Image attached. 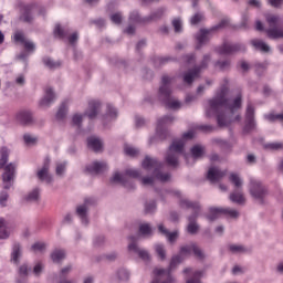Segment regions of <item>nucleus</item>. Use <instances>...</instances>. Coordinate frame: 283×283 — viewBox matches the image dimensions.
Listing matches in <instances>:
<instances>
[{
	"label": "nucleus",
	"instance_id": "obj_1",
	"mask_svg": "<svg viewBox=\"0 0 283 283\" xmlns=\"http://www.w3.org/2000/svg\"><path fill=\"white\" fill-rule=\"evenodd\" d=\"M242 108V93H239L233 99L229 98V80H224V84L216 95L208 101L206 115L208 118L217 116L219 127H227L231 123L240 120L238 111Z\"/></svg>",
	"mask_w": 283,
	"mask_h": 283
},
{
	"label": "nucleus",
	"instance_id": "obj_2",
	"mask_svg": "<svg viewBox=\"0 0 283 283\" xmlns=\"http://www.w3.org/2000/svg\"><path fill=\"white\" fill-rule=\"evenodd\" d=\"M142 167L146 171H151L153 176L140 178L143 174L138 169H126L125 176H128L129 178H139L144 187H154V185H156V180L159 182H169V180H171V174L164 172L165 165L156 158L146 156L142 163Z\"/></svg>",
	"mask_w": 283,
	"mask_h": 283
},
{
	"label": "nucleus",
	"instance_id": "obj_3",
	"mask_svg": "<svg viewBox=\"0 0 283 283\" xmlns=\"http://www.w3.org/2000/svg\"><path fill=\"white\" fill-rule=\"evenodd\" d=\"M171 83H174V77H169V75H163L161 84L158 91V99L168 109H180V101L171 96Z\"/></svg>",
	"mask_w": 283,
	"mask_h": 283
},
{
	"label": "nucleus",
	"instance_id": "obj_4",
	"mask_svg": "<svg viewBox=\"0 0 283 283\" xmlns=\"http://www.w3.org/2000/svg\"><path fill=\"white\" fill-rule=\"evenodd\" d=\"M193 130H189L182 134L181 139H175L172 144L169 146L168 153L166 155V163L169 167H178V157L182 151H185V140H191L193 138Z\"/></svg>",
	"mask_w": 283,
	"mask_h": 283
},
{
	"label": "nucleus",
	"instance_id": "obj_5",
	"mask_svg": "<svg viewBox=\"0 0 283 283\" xmlns=\"http://www.w3.org/2000/svg\"><path fill=\"white\" fill-rule=\"evenodd\" d=\"M181 262H182V256L181 255H175V256L171 258L170 265L167 270H165V269H155L154 270L155 279L153 280L151 283H176V279H174L171 276V272Z\"/></svg>",
	"mask_w": 283,
	"mask_h": 283
},
{
	"label": "nucleus",
	"instance_id": "obj_6",
	"mask_svg": "<svg viewBox=\"0 0 283 283\" xmlns=\"http://www.w3.org/2000/svg\"><path fill=\"white\" fill-rule=\"evenodd\" d=\"M180 207L182 209H192L193 213L188 218L189 223L187 231L191 235H196V233H198V229H200V226L196 223V218H198V214L200 213V203L184 199L180 201Z\"/></svg>",
	"mask_w": 283,
	"mask_h": 283
},
{
	"label": "nucleus",
	"instance_id": "obj_7",
	"mask_svg": "<svg viewBox=\"0 0 283 283\" xmlns=\"http://www.w3.org/2000/svg\"><path fill=\"white\" fill-rule=\"evenodd\" d=\"M211 62V55L206 54L199 66H195L193 69L188 70L184 73V83L187 85H191L196 78H200V73L202 70H207L209 67V63Z\"/></svg>",
	"mask_w": 283,
	"mask_h": 283
},
{
	"label": "nucleus",
	"instance_id": "obj_8",
	"mask_svg": "<svg viewBox=\"0 0 283 283\" xmlns=\"http://www.w3.org/2000/svg\"><path fill=\"white\" fill-rule=\"evenodd\" d=\"M249 192L254 200L260 202V205H264V199L269 196V189H266V186H264L262 181L253 178L250 179Z\"/></svg>",
	"mask_w": 283,
	"mask_h": 283
},
{
	"label": "nucleus",
	"instance_id": "obj_9",
	"mask_svg": "<svg viewBox=\"0 0 283 283\" xmlns=\"http://www.w3.org/2000/svg\"><path fill=\"white\" fill-rule=\"evenodd\" d=\"M227 25H229V20L224 19L211 29H201L196 35V39L198 41V50L199 48H202V45H205L206 43H209L212 32H216V30H222V28H227Z\"/></svg>",
	"mask_w": 283,
	"mask_h": 283
},
{
	"label": "nucleus",
	"instance_id": "obj_10",
	"mask_svg": "<svg viewBox=\"0 0 283 283\" xmlns=\"http://www.w3.org/2000/svg\"><path fill=\"white\" fill-rule=\"evenodd\" d=\"M265 19L270 25V28L266 30L269 39H283V29L277 28L282 19L274 14H268Z\"/></svg>",
	"mask_w": 283,
	"mask_h": 283
},
{
	"label": "nucleus",
	"instance_id": "obj_11",
	"mask_svg": "<svg viewBox=\"0 0 283 283\" xmlns=\"http://www.w3.org/2000/svg\"><path fill=\"white\" fill-rule=\"evenodd\" d=\"M4 171L2 174V182L4 189H10L14 185V180L17 178V164L9 163L7 166L3 167Z\"/></svg>",
	"mask_w": 283,
	"mask_h": 283
},
{
	"label": "nucleus",
	"instance_id": "obj_12",
	"mask_svg": "<svg viewBox=\"0 0 283 283\" xmlns=\"http://www.w3.org/2000/svg\"><path fill=\"white\" fill-rule=\"evenodd\" d=\"M176 120V117L172 115H166L158 119L157 128H156V136L159 140H165L167 136H169V130H167L168 125H171Z\"/></svg>",
	"mask_w": 283,
	"mask_h": 283
},
{
	"label": "nucleus",
	"instance_id": "obj_13",
	"mask_svg": "<svg viewBox=\"0 0 283 283\" xmlns=\"http://www.w3.org/2000/svg\"><path fill=\"white\" fill-rule=\"evenodd\" d=\"M256 124H255V106L251 104V102L248 103L247 108H245V126H244V132H253L255 129Z\"/></svg>",
	"mask_w": 283,
	"mask_h": 283
},
{
	"label": "nucleus",
	"instance_id": "obj_14",
	"mask_svg": "<svg viewBox=\"0 0 283 283\" xmlns=\"http://www.w3.org/2000/svg\"><path fill=\"white\" fill-rule=\"evenodd\" d=\"M245 51H247V46L240 43L226 42L221 46L217 48L218 54H226V55L235 54V52H245Z\"/></svg>",
	"mask_w": 283,
	"mask_h": 283
},
{
	"label": "nucleus",
	"instance_id": "obj_15",
	"mask_svg": "<svg viewBox=\"0 0 283 283\" xmlns=\"http://www.w3.org/2000/svg\"><path fill=\"white\" fill-rule=\"evenodd\" d=\"M14 43H21L27 52H34L36 50V45L34 42L25 39V33L23 31H15L13 34Z\"/></svg>",
	"mask_w": 283,
	"mask_h": 283
},
{
	"label": "nucleus",
	"instance_id": "obj_16",
	"mask_svg": "<svg viewBox=\"0 0 283 283\" xmlns=\"http://www.w3.org/2000/svg\"><path fill=\"white\" fill-rule=\"evenodd\" d=\"M96 202L93 198H86L84 200V203L81 206H77L76 208V214L82 220V224H88L90 221L87 220V211L90 209V206L94 205Z\"/></svg>",
	"mask_w": 283,
	"mask_h": 283
},
{
	"label": "nucleus",
	"instance_id": "obj_17",
	"mask_svg": "<svg viewBox=\"0 0 283 283\" xmlns=\"http://www.w3.org/2000/svg\"><path fill=\"white\" fill-rule=\"evenodd\" d=\"M130 240H132V243L128 244V251H133V253H137V255L144 262H149L151 260V255H149V252L147 250L139 249L138 244H136L134 237H130Z\"/></svg>",
	"mask_w": 283,
	"mask_h": 283
},
{
	"label": "nucleus",
	"instance_id": "obj_18",
	"mask_svg": "<svg viewBox=\"0 0 283 283\" xmlns=\"http://www.w3.org/2000/svg\"><path fill=\"white\" fill-rule=\"evenodd\" d=\"M191 251L195 253L196 258L199 260H205V252L196 244L191 243L189 245H184L180 248L181 255H189Z\"/></svg>",
	"mask_w": 283,
	"mask_h": 283
},
{
	"label": "nucleus",
	"instance_id": "obj_19",
	"mask_svg": "<svg viewBox=\"0 0 283 283\" xmlns=\"http://www.w3.org/2000/svg\"><path fill=\"white\" fill-rule=\"evenodd\" d=\"M38 178L48 185L52 182V175H50V158L44 160L42 169L38 171Z\"/></svg>",
	"mask_w": 283,
	"mask_h": 283
},
{
	"label": "nucleus",
	"instance_id": "obj_20",
	"mask_svg": "<svg viewBox=\"0 0 283 283\" xmlns=\"http://www.w3.org/2000/svg\"><path fill=\"white\" fill-rule=\"evenodd\" d=\"M86 171L92 176L103 174V171H107V164L104 161H94L86 166Z\"/></svg>",
	"mask_w": 283,
	"mask_h": 283
},
{
	"label": "nucleus",
	"instance_id": "obj_21",
	"mask_svg": "<svg viewBox=\"0 0 283 283\" xmlns=\"http://www.w3.org/2000/svg\"><path fill=\"white\" fill-rule=\"evenodd\" d=\"M224 176H227V171H222L216 167H211L207 174V178L211 182H220Z\"/></svg>",
	"mask_w": 283,
	"mask_h": 283
},
{
	"label": "nucleus",
	"instance_id": "obj_22",
	"mask_svg": "<svg viewBox=\"0 0 283 283\" xmlns=\"http://www.w3.org/2000/svg\"><path fill=\"white\" fill-rule=\"evenodd\" d=\"M34 8H36V4H27L22 7L20 21H23L24 23H32V11Z\"/></svg>",
	"mask_w": 283,
	"mask_h": 283
},
{
	"label": "nucleus",
	"instance_id": "obj_23",
	"mask_svg": "<svg viewBox=\"0 0 283 283\" xmlns=\"http://www.w3.org/2000/svg\"><path fill=\"white\" fill-rule=\"evenodd\" d=\"M98 112H101V102L91 101L88 103V108L85 112V116L92 120L95 116H98Z\"/></svg>",
	"mask_w": 283,
	"mask_h": 283
},
{
	"label": "nucleus",
	"instance_id": "obj_24",
	"mask_svg": "<svg viewBox=\"0 0 283 283\" xmlns=\"http://www.w3.org/2000/svg\"><path fill=\"white\" fill-rule=\"evenodd\" d=\"M54 101H56V94L49 87L45 90L44 97L41 99L40 105H42V107H50L51 103H54Z\"/></svg>",
	"mask_w": 283,
	"mask_h": 283
},
{
	"label": "nucleus",
	"instance_id": "obj_25",
	"mask_svg": "<svg viewBox=\"0 0 283 283\" xmlns=\"http://www.w3.org/2000/svg\"><path fill=\"white\" fill-rule=\"evenodd\" d=\"M205 156V147L201 145H195L191 148V156L185 155L186 161L189 163V158H193V160H198V158H202Z\"/></svg>",
	"mask_w": 283,
	"mask_h": 283
},
{
	"label": "nucleus",
	"instance_id": "obj_26",
	"mask_svg": "<svg viewBox=\"0 0 283 283\" xmlns=\"http://www.w3.org/2000/svg\"><path fill=\"white\" fill-rule=\"evenodd\" d=\"M22 255L23 248L21 247V243H14L11 252V262H13V264H19Z\"/></svg>",
	"mask_w": 283,
	"mask_h": 283
},
{
	"label": "nucleus",
	"instance_id": "obj_27",
	"mask_svg": "<svg viewBox=\"0 0 283 283\" xmlns=\"http://www.w3.org/2000/svg\"><path fill=\"white\" fill-rule=\"evenodd\" d=\"M118 118V111L108 104L106 106V114L103 116V123H109L112 120H116Z\"/></svg>",
	"mask_w": 283,
	"mask_h": 283
},
{
	"label": "nucleus",
	"instance_id": "obj_28",
	"mask_svg": "<svg viewBox=\"0 0 283 283\" xmlns=\"http://www.w3.org/2000/svg\"><path fill=\"white\" fill-rule=\"evenodd\" d=\"M229 199L231 202H234L235 205H245L247 202V198H244L242 189L234 190L233 192H231Z\"/></svg>",
	"mask_w": 283,
	"mask_h": 283
},
{
	"label": "nucleus",
	"instance_id": "obj_29",
	"mask_svg": "<svg viewBox=\"0 0 283 283\" xmlns=\"http://www.w3.org/2000/svg\"><path fill=\"white\" fill-rule=\"evenodd\" d=\"M158 231L161 233V235H165L169 242L178 240V231L169 232V230H167L163 223L158 226Z\"/></svg>",
	"mask_w": 283,
	"mask_h": 283
},
{
	"label": "nucleus",
	"instance_id": "obj_30",
	"mask_svg": "<svg viewBox=\"0 0 283 283\" xmlns=\"http://www.w3.org/2000/svg\"><path fill=\"white\" fill-rule=\"evenodd\" d=\"M251 45H253L255 50H259V52H263V54H269V52H271V46L262 40H252Z\"/></svg>",
	"mask_w": 283,
	"mask_h": 283
},
{
	"label": "nucleus",
	"instance_id": "obj_31",
	"mask_svg": "<svg viewBox=\"0 0 283 283\" xmlns=\"http://www.w3.org/2000/svg\"><path fill=\"white\" fill-rule=\"evenodd\" d=\"M129 22L137 25H147V17H140L137 11H133L129 15Z\"/></svg>",
	"mask_w": 283,
	"mask_h": 283
},
{
	"label": "nucleus",
	"instance_id": "obj_32",
	"mask_svg": "<svg viewBox=\"0 0 283 283\" xmlns=\"http://www.w3.org/2000/svg\"><path fill=\"white\" fill-rule=\"evenodd\" d=\"M29 273H30V268H28V265L25 263H23L18 269L19 276L15 282L17 283H25V277H28Z\"/></svg>",
	"mask_w": 283,
	"mask_h": 283
},
{
	"label": "nucleus",
	"instance_id": "obj_33",
	"mask_svg": "<svg viewBox=\"0 0 283 283\" xmlns=\"http://www.w3.org/2000/svg\"><path fill=\"white\" fill-rule=\"evenodd\" d=\"M17 118L22 125H30L32 123V113L29 111H22L18 113Z\"/></svg>",
	"mask_w": 283,
	"mask_h": 283
},
{
	"label": "nucleus",
	"instance_id": "obj_34",
	"mask_svg": "<svg viewBox=\"0 0 283 283\" xmlns=\"http://www.w3.org/2000/svg\"><path fill=\"white\" fill-rule=\"evenodd\" d=\"M87 147L93 151H101L103 149V142L96 137H90L87 139Z\"/></svg>",
	"mask_w": 283,
	"mask_h": 283
},
{
	"label": "nucleus",
	"instance_id": "obj_35",
	"mask_svg": "<svg viewBox=\"0 0 283 283\" xmlns=\"http://www.w3.org/2000/svg\"><path fill=\"white\" fill-rule=\"evenodd\" d=\"M10 159V149L8 147L0 148V169H3L8 165Z\"/></svg>",
	"mask_w": 283,
	"mask_h": 283
},
{
	"label": "nucleus",
	"instance_id": "obj_36",
	"mask_svg": "<svg viewBox=\"0 0 283 283\" xmlns=\"http://www.w3.org/2000/svg\"><path fill=\"white\" fill-rule=\"evenodd\" d=\"M40 198H41V189L34 188L24 197V200L25 202H39Z\"/></svg>",
	"mask_w": 283,
	"mask_h": 283
},
{
	"label": "nucleus",
	"instance_id": "obj_37",
	"mask_svg": "<svg viewBox=\"0 0 283 283\" xmlns=\"http://www.w3.org/2000/svg\"><path fill=\"white\" fill-rule=\"evenodd\" d=\"M165 14V8L157 9L150 15L146 17L147 23H151V21H158L159 19H163V15Z\"/></svg>",
	"mask_w": 283,
	"mask_h": 283
},
{
	"label": "nucleus",
	"instance_id": "obj_38",
	"mask_svg": "<svg viewBox=\"0 0 283 283\" xmlns=\"http://www.w3.org/2000/svg\"><path fill=\"white\" fill-rule=\"evenodd\" d=\"M70 34V29L61 27V24H56L54 28V35L59 39H65Z\"/></svg>",
	"mask_w": 283,
	"mask_h": 283
},
{
	"label": "nucleus",
	"instance_id": "obj_39",
	"mask_svg": "<svg viewBox=\"0 0 283 283\" xmlns=\"http://www.w3.org/2000/svg\"><path fill=\"white\" fill-rule=\"evenodd\" d=\"M171 61H175V59L169 55L157 56L154 59L155 67H160L161 65H167V63H171Z\"/></svg>",
	"mask_w": 283,
	"mask_h": 283
},
{
	"label": "nucleus",
	"instance_id": "obj_40",
	"mask_svg": "<svg viewBox=\"0 0 283 283\" xmlns=\"http://www.w3.org/2000/svg\"><path fill=\"white\" fill-rule=\"evenodd\" d=\"M222 213V208H210V214H208L206 218L209 220V222H213L220 218V214Z\"/></svg>",
	"mask_w": 283,
	"mask_h": 283
},
{
	"label": "nucleus",
	"instance_id": "obj_41",
	"mask_svg": "<svg viewBox=\"0 0 283 283\" xmlns=\"http://www.w3.org/2000/svg\"><path fill=\"white\" fill-rule=\"evenodd\" d=\"M229 180L230 182H232V185H234L237 189H242L243 181H242V178H240V175L235 172H231Z\"/></svg>",
	"mask_w": 283,
	"mask_h": 283
},
{
	"label": "nucleus",
	"instance_id": "obj_42",
	"mask_svg": "<svg viewBox=\"0 0 283 283\" xmlns=\"http://www.w3.org/2000/svg\"><path fill=\"white\" fill-rule=\"evenodd\" d=\"M139 233L140 235H144V238H147L149 235H153L154 230L151 229V226H149V223H142L139 226Z\"/></svg>",
	"mask_w": 283,
	"mask_h": 283
},
{
	"label": "nucleus",
	"instance_id": "obj_43",
	"mask_svg": "<svg viewBox=\"0 0 283 283\" xmlns=\"http://www.w3.org/2000/svg\"><path fill=\"white\" fill-rule=\"evenodd\" d=\"M263 118H265V120H269V123H275V120L283 123V114L269 113L265 114Z\"/></svg>",
	"mask_w": 283,
	"mask_h": 283
},
{
	"label": "nucleus",
	"instance_id": "obj_44",
	"mask_svg": "<svg viewBox=\"0 0 283 283\" xmlns=\"http://www.w3.org/2000/svg\"><path fill=\"white\" fill-rule=\"evenodd\" d=\"M51 259L53 262L59 263L61 260L65 259V251L64 250H55L51 253Z\"/></svg>",
	"mask_w": 283,
	"mask_h": 283
},
{
	"label": "nucleus",
	"instance_id": "obj_45",
	"mask_svg": "<svg viewBox=\"0 0 283 283\" xmlns=\"http://www.w3.org/2000/svg\"><path fill=\"white\" fill-rule=\"evenodd\" d=\"M10 238V233L6 229V220L0 219V240H8Z\"/></svg>",
	"mask_w": 283,
	"mask_h": 283
},
{
	"label": "nucleus",
	"instance_id": "obj_46",
	"mask_svg": "<svg viewBox=\"0 0 283 283\" xmlns=\"http://www.w3.org/2000/svg\"><path fill=\"white\" fill-rule=\"evenodd\" d=\"M65 116H67V104L62 103V105L60 106V108L56 113V118H57V120H63V118H65Z\"/></svg>",
	"mask_w": 283,
	"mask_h": 283
},
{
	"label": "nucleus",
	"instance_id": "obj_47",
	"mask_svg": "<svg viewBox=\"0 0 283 283\" xmlns=\"http://www.w3.org/2000/svg\"><path fill=\"white\" fill-rule=\"evenodd\" d=\"M201 21H205V13L202 12H197L190 18L191 25H198Z\"/></svg>",
	"mask_w": 283,
	"mask_h": 283
},
{
	"label": "nucleus",
	"instance_id": "obj_48",
	"mask_svg": "<svg viewBox=\"0 0 283 283\" xmlns=\"http://www.w3.org/2000/svg\"><path fill=\"white\" fill-rule=\"evenodd\" d=\"M111 182H120V185L127 187V179L124 177V175H120V172H115L111 179Z\"/></svg>",
	"mask_w": 283,
	"mask_h": 283
},
{
	"label": "nucleus",
	"instance_id": "obj_49",
	"mask_svg": "<svg viewBox=\"0 0 283 283\" xmlns=\"http://www.w3.org/2000/svg\"><path fill=\"white\" fill-rule=\"evenodd\" d=\"M264 148L270 149V151H277L283 148V144L280 142L268 143L264 145Z\"/></svg>",
	"mask_w": 283,
	"mask_h": 283
},
{
	"label": "nucleus",
	"instance_id": "obj_50",
	"mask_svg": "<svg viewBox=\"0 0 283 283\" xmlns=\"http://www.w3.org/2000/svg\"><path fill=\"white\" fill-rule=\"evenodd\" d=\"M155 251H156L157 255L160 258V260H166L167 251H165V245H163V244L155 245Z\"/></svg>",
	"mask_w": 283,
	"mask_h": 283
},
{
	"label": "nucleus",
	"instance_id": "obj_51",
	"mask_svg": "<svg viewBox=\"0 0 283 283\" xmlns=\"http://www.w3.org/2000/svg\"><path fill=\"white\" fill-rule=\"evenodd\" d=\"M222 213L224 216H229V218H239L240 216V212H238V210L231 208H222Z\"/></svg>",
	"mask_w": 283,
	"mask_h": 283
},
{
	"label": "nucleus",
	"instance_id": "obj_52",
	"mask_svg": "<svg viewBox=\"0 0 283 283\" xmlns=\"http://www.w3.org/2000/svg\"><path fill=\"white\" fill-rule=\"evenodd\" d=\"M229 250L231 251V253H245L247 252V248H244L243 245H240V244H230Z\"/></svg>",
	"mask_w": 283,
	"mask_h": 283
},
{
	"label": "nucleus",
	"instance_id": "obj_53",
	"mask_svg": "<svg viewBox=\"0 0 283 283\" xmlns=\"http://www.w3.org/2000/svg\"><path fill=\"white\" fill-rule=\"evenodd\" d=\"M10 199V195L7 191L0 192V206L8 207V200Z\"/></svg>",
	"mask_w": 283,
	"mask_h": 283
},
{
	"label": "nucleus",
	"instance_id": "obj_54",
	"mask_svg": "<svg viewBox=\"0 0 283 283\" xmlns=\"http://www.w3.org/2000/svg\"><path fill=\"white\" fill-rule=\"evenodd\" d=\"M23 140L25 145H36V137L28 133L23 135Z\"/></svg>",
	"mask_w": 283,
	"mask_h": 283
},
{
	"label": "nucleus",
	"instance_id": "obj_55",
	"mask_svg": "<svg viewBox=\"0 0 283 283\" xmlns=\"http://www.w3.org/2000/svg\"><path fill=\"white\" fill-rule=\"evenodd\" d=\"M172 27L175 28V32H182V20L180 18H176L172 20Z\"/></svg>",
	"mask_w": 283,
	"mask_h": 283
},
{
	"label": "nucleus",
	"instance_id": "obj_56",
	"mask_svg": "<svg viewBox=\"0 0 283 283\" xmlns=\"http://www.w3.org/2000/svg\"><path fill=\"white\" fill-rule=\"evenodd\" d=\"M67 167V163H60L56 165L55 174L56 176H63L65 174V168Z\"/></svg>",
	"mask_w": 283,
	"mask_h": 283
},
{
	"label": "nucleus",
	"instance_id": "obj_57",
	"mask_svg": "<svg viewBox=\"0 0 283 283\" xmlns=\"http://www.w3.org/2000/svg\"><path fill=\"white\" fill-rule=\"evenodd\" d=\"M111 21L115 23V25H120V23H123V15L120 12L114 13L111 15Z\"/></svg>",
	"mask_w": 283,
	"mask_h": 283
},
{
	"label": "nucleus",
	"instance_id": "obj_58",
	"mask_svg": "<svg viewBox=\"0 0 283 283\" xmlns=\"http://www.w3.org/2000/svg\"><path fill=\"white\" fill-rule=\"evenodd\" d=\"M124 151H125L126 156H132V157H134L138 154V149H136L132 146H125Z\"/></svg>",
	"mask_w": 283,
	"mask_h": 283
},
{
	"label": "nucleus",
	"instance_id": "obj_59",
	"mask_svg": "<svg viewBox=\"0 0 283 283\" xmlns=\"http://www.w3.org/2000/svg\"><path fill=\"white\" fill-rule=\"evenodd\" d=\"M156 211V201H151L146 203L145 206V213H154Z\"/></svg>",
	"mask_w": 283,
	"mask_h": 283
},
{
	"label": "nucleus",
	"instance_id": "obj_60",
	"mask_svg": "<svg viewBox=\"0 0 283 283\" xmlns=\"http://www.w3.org/2000/svg\"><path fill=\"white\" fill-rule=\"evenodd\" d=\"M41 273H43V263L39 262L33 268V274L35 275V277H39Z\"/></svg>",
	"mask_w": 283,
	"mask_h": 283
},
{
	"label": "nucleus",
	"instance_id": "obj_61",
	"mask_svg": "<svg viewBox=\"0 0 283 283\" xmlns=\"http://www.w3.org/2000/svg\"><path fill=\"white\" fill-rule=\"evenodd\" d=\"M43 63H44V65H46V67H50V70H54V67H59V64L53 62L52 59H50V57H44Z\"/></svg>",
	"mask_w": 283,
	"mask_h": 283
},
{
	"label": "nucleus",
	"instance_id": "obj_62",
	"mask_svg": "<svg viewBox=\"0 0 283 283\" xmlns=\"http://www.w3.org/2000/svg\"><path fill=\"white\" fill-rule=\"evenodd\" d=\"M216 65L220 67V70H229V67L231 66V62L229 60L218 61Z\"/></svg>",
	"mask_w": 283,
	"mask_h": 283
},
{
	"label": "nucleus",
	"instance_id": "obj_63",
	"mask_svg": "<svg viewBox=\"0 0 283 283\" xmlns=\"http://www.w3.org/2000/svg\"><path fill=\"white\" fill-rule=\"evenodd\" d=\"M73 125H76L77 127L83 123V115L81 114H75L72 118Z\"/></svg>",
	"mask_w": 283,
	"mask_h": 283
},
{
	"label": "nucleus",
	"instance_id": "obj_64",
	"mask_svg": "<svg viewBox=\"0 0 283 283\" xmlns=\"http://www.w3.org/2000/svg\"><path fill=\"white\" fill-rule=\"evenodd\" d=\"M45 249V243L36 242L31 247V251H43Z\"/></svg>",
	"mask_w": 283,
	"mask_h": 283
}]
</instances>
